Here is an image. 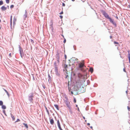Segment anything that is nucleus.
I'll use <instances>...</instances> for the list:
<instances>
[{
	"mask_svg": "<svg viewBox=\"0 0 130 130\" xmlns=\"http://www.w3.org/2000/svg\"><path fill=\"white\" fill-rule=\"evenodd\" d=\"M102 13L103 15L106 19H109L110 22L113 24L116 25V24L114 22L113 20L111 19L109 16L108 14L106 13L105 11H103Z\"/></svg>",
	"mask_w": 130,
	"mask_h": 130,
	"instance_id": "nucleus-1",
	"label": "nucleus"
},
{
	"mask_svg": "<svg viewBox=\"0 0 130 130\" xmlns=\"http://www.w3.org/2000/svg\"><path fill=\"white\" fill-rule=\"evenodd\" d=\"M67 76H68V75H67V76L66 77V78H67Z\"/></svg>",
	"mask_w": 130,
	"mask_h": 130,
	"instance_id": "nucleus-52",
	"label": "nucleus"
},
{
	"mask_svg": "<svg viewBox=\"0 0 130 130\" xmlns=\"http://www.w3.org/2000/svg\"><path fill=\"white\" fill-rule=\"evenodd\" d=\"M6 92V93H7V95H8V97H9V96H10V95H9V93H8V91H7V92Z\"/></svg>",
	"mask_w": 130,
	"mask_h": 130,
	"instance_id": "nucleus-25",
	"label": "nucleus"
},
{
	"mask_svg": "<svg viewBox=\"0 0 130 130\" xmlns=\"http://www.w3.org/2000/svg\"><path fill=\"white\" fill-rule=\"evenodd\" d=\"M33 97V94L32 93L31 95L29 96V99L30 101H31L32 100V98Z\"/></svg>",
	"mask_w": 130,
	"mask_h": 130,
	"instance_id": "nucleus-6",
	"label": "nucleus"
},
{
	"mask_svg": "<svg viewBox=\"0 0 130 130\" xmlns=\"http://www.w3.org/2000/svg\"><path fill=\"white\" fill-rule=\"evenodd\" d=\"M63 13V12L62 11L59 14H62Z\"/></svg>",
	"mask_w": 130,
	"mask_h": 130,
	"instance_id": "nucleus-36",
	"label": "nucleus"
},
{
	"mask_svg": "<svg viewBox=\"0 0 130 130\" xmlns=\"http://www.w3.org/2000/svg\"><path fill=\"white\" fill-rule=\"evenodd\" d=\"M21 50H20V54H21Z\"/></svg>",
	"mask_w": 130,
	"mask_h": 130,
	"instance_id": "nucleus-42",
	"label": "nucleus"
},
{
	"mask_svg": "<svg viewBox=\"0 0 130 130\" xmlns=\"http://www.w3.org/2000/svg\"><path fill=\"white\" fill-rule=\"evenodd\" d=\"M57 122L58 127H61L60 124L59 120H57Z\"/></svg>",
	"mask_w": 130,
	"mask_h": 130,
	"instance_id": "nucleus-11",
	"label": "nucleus"
},
{
	"mask_svg": "<svg viewBox=\"0 0 130 130\" xmlns=\"http://www.w3.org/2000/svg\"><path fill=\"white\" fill-rule=\"evenodd\" d=\"M19 121H20V119H18L17 120V121L15 122H18Z\"/></svg>",
	"mask_w": 130,
	"mask_h": 130,
	"instance_id": "nucleus-34",
	"label": "nucleus"
},
{
	"mask_svg": "<svg viewBox=\"0 0 130 130\" xmlns=\"http://www.w3.org/2000/svg\"><path fill=\"white\" fill-rule=\"evenodd\" d=\"M57 61L58 63L59 62V59H57Z\"/></svg>",
	"mask_w": 130,
	"mask_h": 130,
	"instance_id": "nucleus-41",
	"label": "nucleus"
},
{
	"mask_svg": "<svg viewBox=\"0 0 130 130\" xmlns=\"http://www.w3.org/2000/svg\"><path fill=\"white\" fill-rule=\"evenodd\" d=\"M114 44H116V45H115L116 46H118L119 45V43L118 42H116V41H114Z\"/></svg>",
	"mask_w": 130,
	"mask_h": 130,
	"instance_id": "nucleus-12",
	"label": "nucleus"
},
{
	"mask_svg": "<svg viewBox=\"0 0 130 130\" xmlns=\"http://www.w3.org/2000/svg\"><path fill=\"white\" fill-rule=\"evenodd\" d=\"M59 129H60V130H62V128H61V126L59 127Z\"/></svg>",
	"mask_w": 130,
	"mask_h": 130,
	"instance_id": "nucleus-33",
	"label": "nucleus"
},
{
	"mask_svg": "<svg viewBox=\"0 0 130 130\" xmlns=\"http://www.w3.org/2000/svg\"><path fill=\"white\" fill-rule=\"evenodd\" d=\"M84 63L83 62H82L80 63L79 65V67L82 68L84 66Z\"/></svg>",
	"mask_w": 130,
	"mask_h": 130,
	"instance_id": "nucleus-4",
	"label": "nucleus"
},
{
	"mask_svg": "<svg viewBox=\"0 0 130 130\" xmlns=\"http://www.w3.org/2000/svg\"><path fill=\"white\" fill-rule=\"evenodd\" d=\"M50 123L52 125H53L54 123V120L53 119H50Z\"/></svg>",
	"mask_w": 130,
	"mask_h": 130,
	"instance_id": "nucleus-8",
	"label": "nucleus"
},
{
	"mask_svg": "<svg viewBox=\"0 0 130 130\" xmlns=\"http://www.w3.org/2000/svg\"><path fill=\"white\" fill-rule=\"evenodd\" d=\"M87 125H90V123H88L87 124Z\"/></svg>",
	"mask_w": 130,
	"mask_h": 130,
	"instance_id": "nucleus-45",
	"label": "nucleus"
},
{
	"mask_svg": "<svg viewBox=\"0 0 130 130\" xmlns=\"http://www.w3.org/2000/svg\"><path fill=\"white\" fill-rule=\"evenodd\" d=\"M116 18H117V19H118V17H116Z\"/></svg>",
	"mask_w": 130,
	"mask_h": 130,
	"instance_id": "nucleus-46",
	"label": "nucleus"
},
{
	"mask_svg": "<svg viewBox=\"0 0 130 130\" xmlns=\"http://www.w3.org/2000/svg\"><path fill=\"white\" fill-rule=\"evenodd\" d=\"M71 93H72V94H73V92H71Z\"/></svg>",
	"mask_w": 130,
	"mask_h": 130,
	"instance_id": "nucleus-51",
	"label": "nucleus"
},
{
	"mask_svg": "<svg viewBox=\"0 0 130 130\" xmlns=\"http://www.w3.org/2000/svg\"><path fill=\"white\" fill-rule=\"evenodd\" d=\"M3 89L6 92H7V91L6 90L4 89Z\"/></svg>",
	"mask_w": 130,
	"mask_h": 130,
	"instance_id": "nucleus-38",
	"label": "nucleus"
},
{
	"mask_svg": "<svg viewBox=\"0 0 130 130\" xmlns=\"http://www.w3.org/2000/svg\"><path fill=\"white\" fill-rule=\"evenodd\" d=\"M14 7V6L13 5H11L10 6V7L11 8H13Z\"/></svg>",
	"mask_w": 130,
	"mask_h": 130,
	"instance_id": "nucleus-28",
	"label": "nucleus"
},
{
	"mask_svg": "<svg viewBox=\"0 0 130 130\" xmlns=\"http://www.w3.org/2000/svg\"><path fill=\"white\" fill-rule=\"evenodd\" d=\"M3 104V102L1 101H0V106H2Z\"/></svg>",
	"mask_w": 130,
	"mask_h": 130,
	"instance_id": "nucleus-22",
	"label": "nucleus"
},
{
	"mask_svg": "<svg viewBox=\"0 0 130 130\" xmlns=\"http://www.w3.org/2000/svg\"><path fill=\"white\" fill-rule=\"evenodd\" d=\"M67 65H66V67H65V68H66H66H67Z\"/></svg>",
	"mask_w": 130,
	"mask_h": 130,
	"instance_id": "nucleus-44",
	"label": "nucleus"
},
{
	"mask_svg": "<svg viewBox=\"0 0 130 130\" xmlns=\"http://www.w3.org/2000/svg\"><path fill=\"white\" fill-rule=\"evenodd\" d=\"M56 58L57 59H59V56L58 54H57Z\"/></svg>",
	"mask_w": 130,
	"mask_h": 130,
	"instance_id": "nucleus-16",
	"label": "nucleus"
},
{
	"mask_svg": "<svg viewBox=\"0 0 130 130\" xmlns=\"http://www.w3.org/2000/svg\"><path fill=\"white\" fill-rule=\"evenodd\" d=\"M54 106L56 108V109L58 110H59V108L58 106V105H54Z\"/></svg>",
	"mask_w": 130,
	"mask_h": 130,
	"instance_id": "nucleus-17",
	"label": "nucleus"
},
{
	"mask_svg": "<svg viewBox=\"0 0 130 130\" xmlns=\"http://www.w3.org/2000/svg\"><path fill=\"white\" fill-rule=\"evenodd\" d=\"M59 17H60V18L61 19H62V18H63V16L62 15H60L59 16Z\"/></svg>",
	"mask_w": 130,
	"mask_h": 130,
	"instance_id": "nucleus-31",
	"label": "nucleus"
},
{
	"mask_svg": "<svg viewBox=\"0 0 130 130\" xmlns=\"http://www.w3.org/2000/svg\"><path fill=\"white\" fill-rule=\"evenodd\" d=\"M112 38V36H110V38L111 39V38Z\"/></svg>",
	"mask_w": 130,
	"mask_h": 130,
	"instance_id": "nucleus-43",
	"label": "nucleus"
},
{
	"mask_svg": "<svg viewBox=\"0 0 130 130\" xmlns=\"http://www.w3.org/2000/svg\"><path fill=\"white\" fill-rule=\"evenodd\" d=\"M3 89L6 92H7V91L6 90L4 89Z\"/></svg>",
	"mask_w": 130,
	"mask_h": 130,
	"instance_id": "nucleus-37",
	"label": "nucleus"
},
{
	"mask_svg": "<svg viewBox=\"0 0 130 130\" xmlns=\"http://www.w3.org/2000/svg\"><path fill=\"white\" fill-rule=\"evenodd\" d=\"M24 15L25 17H27V12L26 10H25V14H24Z\"/></svg>",
	"mask_w": 130,
	"mask_h": 130,
	"instance_id": "nucleus-21",
	"label": "nucleus"
},
{
	"mask_svg": "<svg viewBox=\"0 0 130 130\" xmlns=\"http://www.w3.org/2000/svg\"><path fill=\"white\" fill-rule=\"evenodd\" d=\"M3 4V2L2 1H0V5H1Z\"/></svg>",
	"mask_w": 130,
	"mask_h": 130,
	"instance_id": "nucleus-20",
	"label": "nucleus"
},
{
	"mask_svg": "<svg viewBox=\"0 0 130 130\" xmlns=\"http://www.w3.org/2000/svg\"><path fill=\"white\" fill-rule=\"evenodd\" d=\"M127 52H128V54H129V53H129L130 51H129V50Z\"/></svg>",
	"mask_w": 130,
	"mask_h": 130,
	"instance_id": "nucleus-40",
	"label": "nucleus"
},
{
	"mask_svg": "<svg viewBox=\"0 0 130 130\" xmlns=\"http://www.w3.org/2000/svg\"><path fill=\"white\" fill-rule=\"evenodd\" d=\"M8 7H9V6H8Z\"/></svg>",
	"mask_w": 130,
	"mask_h": 130,
	"instance_id": "nucleus-53",
	"label": "nucleus"
},
{
	"mask_svg": "<svg viewBox=\"0 0 130 130\" xmlns=\"http://www.w3.org/2000/svg\"><path fill=\"white\" fill-rule=\"evenodd\" d=\"M62 36L63 37V38H64L63 35H62ZM64 40L63 41V42L64 43H65L66 42V40L64 38Z\"/></svg>",
	"mask_w": 130,
	"mask_h": 130,
	"instance_id": "nucleus-24",
	"label": "nucleus"
},
{
	"mask_svg": "<svg viewBox=\"0 0 130 130\" xmlns=\"http://www.w3.org/2000/svg\"><path fill=\"white\" fill-rule=\"evenodd\" d=\"M65 57L66 58V55H65Z\"/></svg>",
	"mask_w": 130,
	"mask_h": 130,
	"instance_id": "nucleus-49",
	"label": "nucleus"
},
{
	"mask_svg": "<svg viewBox=\"0 0 130 130\" xmlns=\"http://www.w3.org/2000/svg\"><path fill=\"white\" fill-rule=\"evenodd\" d=\"M2 109H5L6 108V106L4 105H2Z\"/></svg>",
	"mask_w": 130,
	"mask_h": 130,
	"instance_id": "nucleus-18",
	"label": "nucleus"
},
{
	"mask_svg": "<svg viewBox=\"0 0 130 130\" xmlns=\"http://www.w3.org/2000/svg\"><path fill=\"white\" fill-rule=\"evenodd\" d=\"M43 87L44 89H45V87L44 86H43Z\"/></svg>",
	"mask_w": 130,
	"mask_h": 130,
	"instance_id": "nucleus-39",
	"label": "nucleus"
},
{
	"mask_svg": "<svg viewBox=\"0 0 130 130\" xmlns=\"http://www.w3.org/2000/svg\"><path fill=\"white\" fill-rule=\"evenodd\" d=\"M50 26H51L52 28H53V23L52 21H51Z\"/></svg>",
	"mask_w": 130,
	"mask_h": 130,
	"instance_id": "nucleus-14",
	"label": "nucleus"
},
{
	"mask_svg": "<svg viewBox=\"0 0 130 130\" xmlns=\"http://www.w3.org/2000/svg\"><path fill=\"white\" fill-rule=\"evenodd\" d=\"M128 58L129 62L130 63V54L129 53L128 54Z\"/></svg>",
	"mask_w": 130,
	"mask_h": 130,
	"instance_id": "nucleus-19",
	"label": "nucleus"
},
{
	"mask_svg": "<svg viewBox=\"0 0 130 130\" xmlns=\"http://www.w3.org/2000/svg\"><path fill=\"white\" fill-rule=\"evenodd\" d=\"M54 65H55V70L56 71H57L58 70V68L56 66V63L55 62L54 63Z\"/></svg>",
	"mask_w": 130,
	"mask_h": 130,
	"instance_id": "nucleus-10",
	"label": "nucleus"
},
{
	"mask_svg": "<svg viewBox=\"0 0 130 130\" xmlns=\"http://www.w3.org/2000/svg\"><path fill=\"white\" fill-rule=\"evenodd\" d=\"M11 117H12V118L13 119V120H14V119H15V118H14V116H13L12 115L11 116Z\"/></svg>",
	"mask_w": 130,
	"mask_h": 130,
	"instance_id": "nucleus-23",
	"label": "nucleus"
},
{
	"mask_svg": "<svg viewBox=\"0 0 130 130\" xmlns=\"http://www.w3.org/2000/svg\"><path fill=\"white\" fill-rule=\"evenodd\" d=\"M93 69L92 68H90L89 69V71L90 72H91V73H92L93 72Z\"/></svg>",
	"mask_w": 130,
	"mask_h": 130,
	"instance_id": "nucleus-15",
	"label": "nucleus"
},
{
	"mask_svg": "<svg viewBox=\"0 0 130 130\" xmlns=\"http://www.w3.org/2000/svg\"><path fill=\"white\" fill-rule=\"evenodd\" d=\"M90 128L92 129V126H91L90 127Z\"/></svg>",
	"mask_w": 130,
	"mask_h": 130,
	"instance_id": "nucleus-47",
	"label": "nucleus"
},
{
	"mask_svg": "<svg viewBox=\"0 0 130 130\" xmlns=\"http://www.w3.org/2000/svg\"><path fill=\"white\" fill-rule=\"evenodd\" d=\"M12 16L11 15L10 17V26L11 28H12Z\"/></svg>",
	"mask_w": 130,
	"mask_h": 130,
	"instance_id": "nucleus-7",
	"label": "nucleus"
},
{
	"mask_svg": "<svg viewBox=\"0 0 130 130\" xmlns=\"http://www.w3.org/2000/svg\"><path fill=\"white\" fill-rule=\"evenodd\" d=\"M7 8L4 6H2L1 8V9L2 11H5L7 9Z\"/></svg>",
	"mask_w": 130,
	"mask_h": 130,
	"instance_id": "nucleus-3",
	"label": "nucleus"
},
{
	"mask_svg": "<svg viewBox=\"0 0 130 130\" xmlns=\"http://www.w3.org/2000/svg\"><path fill=\"white\" fill-rule=\"evenodd\" d=\"M123 70L124 71V72H126V70H125V68H123Z\"/></svg>",
	"mask_w": 130,
	"mask_h": 130,
	"instance_id": "nucleus-30",
	"label": "nucleus"
},
{
	"mask_svg": "<svg viewBox=\"0 0 130 130\" xmlns=\"http://www.w3.org/2000/svg\"><path fill=\"white\" fill-rule=\"evenodd\" d=\"M72 1H74L75 0H72Z\"/></svg>",
	"mask_w": 130,
	"mask_h": 130,
	"instance_id": "nucleus-50",
	"label": "nucleus"
},
{
	"mask_svg": "<svg viewBox=\"0 0 130 130\" xmlns=\"http://www.w3.org/2000/svg\"><path fill=\"white\" fill-rule=\"evenodd\" d=\"M9 55L10 57H11V53H10Z\"/></svg>",
	"mask_w": 130,
	"mask_h": 130,
	"instance_id": "nucleus-35",
	"label": "nucleus"
},
{
	"mask_svg": "<svg viewBox=\"0 0 130 130\" xmlns=\"http://www.w3.org/2000/svg\"><path fill=\"white\" fill-rule=\"evenodd\" d=\"M74 103H76V100L75 98H74Z\"/></svg>",
	"mask_w": 130,
	"mask_h": 130,
	"instance_id": "nucleus-26",
	"label": "nucleus"
},
{
	"mask_svg": "<svg viewBox=\"0 0 130 130\" xmlns=\"http://www.w3.org/2000/svg\"><path fill=\"white\" fill-rule=\"evenodd\" d=\"M9 0H6V3L7 4L9 3Z\"/></svg>",
	"mask_w": 130,
	"mask_h": 130,
	"instance_id": "nucleus-27",
	"label": "nucleus"
},
{
	"mask_svg": "<svg viewBox=\"0 0 130 130\" xmlns=\"http://www.w3.org/2000/svg\"><path fill=\"white\" fill-rule=\"evenodd\" d=\"M23 124L24 125V126L27 128H28V125H27V124H25V123H23Z\"/></svg>",
	"mask_w": 130,
	"mask_h": 130,
	"instance_id": "nucleus-13",
	"label": "nucleus"
},
{
	"mask_svg": "<svg viewBox=\"0 0 130 130\" xmlns=\"http://www.w3.org/2000/svg\"><path fill=\"white\" fill-rule=\"evenodd\" d=\"M17 21V19L14 17L13 18V25H14L15 24V22Z\"/></svg>",
	"mask_w": 130,
	"mask_h": 130,
	"instance_id": "nucleus-9",
	"label": "nucleus"
},
{
	"mask_svg": "<svg viewBox=\"0 0 130 130\" xmlns=\"http://www.w3.org/2000/svg\"><path fill=\"white\" fill-rule=\"evenodd\" d=\"M87 81H89V80H87Z\"/></svg>",
	"mask_w": 130,
	"mask_h": 130,
	"instance_id": "nucleus-54",
	"label": "nucleus"
},
{
	"mask_svg": "<svg viewBox=\"0 0 130 130\" xmlns=\"http://www.w3.org/2000/svg\"><path fill=\"white\" fill-rule=\"evenodd\" d=\"M78 76L80 78H84L83 76L81 74L79 73L78 74Z\"/></svg>",
	"mask_w": 130,
	"mask_h": 130,
	"instance_id": "nucleus-5",
	"label": "nucleus"
},
{
	"mask_svg": "<svg viewBox=\"0 0 130 130\" xmlns=\"http://www.w3.org/2000/svg\"><path fill=\"white\" fill-rule=\"evenodd\" d=\"M65 4L64 3H62V6L64 7V6H65Z\"/></svg>",
	"mask_w": 130,
	"mask_h": 130,
	"instance_id": "nucleus-32",
	"label": "nucleus"
},
{
	"mask_svg": "<svg viewBox=\"0 0 130 130\" xmlns=\"http://www.w3.org/2000/svg\"><path fill=\"white\" fill-rule=\"evenodd\" d=\"M127 109H128V110H129V111L130 110V108L129 107V106H127Z\"/></svg>",
	"mask_w": 130,
	"mask_h": 130,
	"instance_id": "nucleus-29",
	"label": "nucleus"
},
{
	"mask_svg": "<svg viewBox=\"0 0 130 130\" xmlns=\"http://www.w3.org/2000/svg\"><path fill=\"white\" fill-rule=\"evenodd\" d=\"M65 98L66 100L64 101V102L66 104L67 107L70 109H71V107L70 106V103L68 101V98L67 97H66Z\"/></svg>",
	"mask_w": 130,
	"mask_h": 130,
	"instance_id": "nucleus-2",
	"label": "nucleus"
},
{
	"mask_svg": "<svg viewBox=\"0 0 130 130\" xmlns=\"http://www.w3.org/2000/svg\"><path fill=\"white\" fill-rule=\"evenodd\" d=\"M83 118H84V119H85V117H83Z\"/></svg>",
	"mask_w": 130,
	"mask_h": 130,
	"instance_id": "nucleus-48",
	"label": "nucleus"
}]
</instances>
